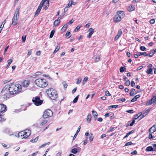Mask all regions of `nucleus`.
Returning a JSON list of instances; mask_svg holds the SVG:
<instances>
[{
	"mask_svg": "<svg viewBox=\"0 0 156 156\" xmlns=\"http://www.w3.org/2000/svg\"><path fill=\"white\" fill-rule=\"evenodd\" d=\"M9 86L8 90L9 93L13 95L19 93L22 90V86L19 84H10Z\"/></svg>",
	"mask_w": 156,
	"mask_h": 156,
	"instance_id": "f257e3e1",
	"label": "nucleus"
},
{
	"mask_svg": "<svg viewBox=\"0 0 156 156\" xmlns=\"http://www.w3.org/2000/svg\"><path fill=\"white\" fill-rule=\"evenodd\" d=\"M46 92L48 96L52 100H55L58 97L56 91L53 88L47 89Z\"/></svg>",
	"mask_w": 156,
	"mask_h": 156,
	"instance_id": "f03ea898",
	"label": "nucleus"
},
{
	"mask_svg": "<svg viewBox=\"0 0 156 156\" xmlns=\"http://www.w3.org/2000/svg\"><path fill=\"white\" fill-rule=\"evenodd\" d=\"M34 82L37 86L41 88L45 87L48 85V82L43 78L37 79L35 80Z\"/></svg>",
	"mask_w": 156,
	"mask_h": 156,
	"instance_id": "7ed1b4c3",
	"label": "nucleus"
},
{
	"mask_svg": "<svg viewBox=\"0 0 156 156\" xmlns=\"http://www.w3.org/2000/svg\"><path fill=\"white\" fill-rule=\"evenodd\" d=\"M30 130L29 129H26L24 131H21L18 133L19 137L22 139H26L30 134Z\"/></svg>",
	"mask_w": 156,
	"mask_h": 156,
	"instance_id": "20e7f679",
	"label": "nucleus"
},
{
	"mask_svg": "<svg viewBox=\"0 0 156 156\" xmlns=\"http://www.w3.org/2000/svg\"><path fill=\"white\" fill-rule=\"evenodd\" d=\"M20 11V8H17L16 10L15 13L14 14V16L12 19V25L15 26L16 25L17 23V20L19 17V12Z\"/></svg>",
	"mask_w": 156,
	"mask_h": 156,
	"instance_id": "39448f33",
	"label": "nucleus"
},
{
	"mask_svg": "<svg viewBox=\"0 0 156 156\" xmlns=\"http://www.w3.org/2000/svg\"><path fill=\"white\" fill-rule=\"evenodd\" d=\"M7 85H6L5 87L3 88L1 92V93L2 94V98L4 100L7 99L10 96V94L8 92L7 87H6Z\"/></svg>",
	"mask_w": 156,
	"mask_h": 156,
	"instance_id": "423d86ee",
	"label": "nucleus"
},
{
	"mask_svg": "<svg viewBox=\"0 0 156 156\" xmlns=\"http://www.w3.org/2000/svg\"><path fill=\"white\" fill-rule=\"evenodd\" d=\"M32 101L34 105L36 106H39L41 105L43 102V101L41 100L40 98L38 97L33 98Z\"/></svg>",
	"mask_w": 156,
	"mask_h": 156,
	"instance_id": "0eeeda50",
	"label": "nucleus"
},
{
	"mask_svg": "<svg viewBox=\"0 0 156 156\" xmlns=\"http://www.w3.org/2000/svg\"><path fill=\"white\" fill-rule=\"evenodd\" d=\"M45 1L44 0H42L41 2L39 5L36 11L35 15H34V17H36L39 14L40 11L41 9V8L43 6L44 3V2Z\"/></svg>",
	"mask_w": 156,
	"mask_h": 156,
	"instance_id": "6e6552de",
	"label": "nucleus"
},
{
	"mask_svg": "<svg viewBox=\"0 0 156 156\" xmlns=\"http://www.w3.org/2000/svg\"><path fill=\"white\" fill-rule=\"evenodd\" d=\"M53 114V112L51 110L47 109L44 112L43 117L44 118H46L51 116Z\"/></svg>",
	"mask_w": 156,
	"mask_h": 156,
	"instance_id": "1a4fd4ad",
	"label": "nucleus"
},
{
	"mask_svg": "<svg viewBox=\"0 0 156 156\" xmlns=\"http://www.w3.org/2000/svg\"><path fill=\"white\" fill-rule=\"evenodd\" d=\"M155 103H156V94L151 99L147 101L146 104V105L149 106Z\"/></svg>",
	"mask_w": 156,
	"mask_h": 156,
	"instance_id": "9d476101",
	"label": "nucleus"
},
{
	"mask_svg": "<svg viewBox=\"0 0 156 156\" xmlns=\"http://www.w3.org/2000/svg\"><path fill=\"white\" fill-rule=\"evenodd\" d=\"M149 111L147 110L143 114H137V120L139 121L140 120L143 118L145 117L148 113Z\"/></svg>",
	"mask_w": 156,
	"mask_h": 156,
	"instance_id": "9b49d317",
	"label": "nucleus"
},
{
	"mask_svg": "<svg viewBox=\"0 0 156 156\" xmlns=\"http://www.w3.org/2000/svg\"><path fill=\"white\" fill-rule=\"evenodd\" d=\"M6 108V106L2 104H0V112H5Z\"/></svg>",
	"mask_w": 156,
	"mask_h": 156,
	"instance_id": "f8f14e48",
	"label": "nucleus"
},
{
	"mask_svg": "<svg viewBox=\"0 0 156 156\" xmlns=\"http://www.w3.org/2000/svg\"><path fill=\"white\" fill-rule=\"evenodd\" d=\"M61 17H58V19L55 20L53 23L54 26L55 27L58 26L60 24V20Z\"/></svg>",
	"mask_w": 156,
	"mask_h": 156,
	"instance_id": "ddd939ff",
	"label": "nucleus"
},
{
	"mask_svg": "<svg viewBox=\"0 0 156 156\" xmlns=\"http://www.w3.org/2000/svg\"><path fill=\"white\" fill-rule=\"evenodd\" d=\"M30 84V81L29 80H25L23 81L22 83V86L24 87H27Z\"/></svg>",
	"mask_w": 156,
	"mask_h": 156,
	"instance_id": "4468645a",
	"label": "nucleus"
},
{
	"mask_svg": "<svg viewBox=\"0 0 156 156\" xmlns=\"http://www.w3.org/2000/svg\"><path fill=\"white\" fill-rule=\"evenodd\" d=\"M122 18L118 15L116 14L115 16L114 20L115 22L117 23L119 22L121 20Z\"/></svg>",
	"mask_w": 156,
	"mask_h": 156,
	"instance_id": "2eb2a0df",
	"label": "nucleus"
},
{
	"mask_svg": "<svg viewBox=\"0 0 156 156\" xmlns=\"http://www.w3.org/2000/svg\"><path fill=\"white\" fill-rule=\"evenodd\" d=\"M156 130V126L155 125L151 127L149 130V132L153 133Z\"/></svg>",
	"mask_w": 156,
	"mask_h": 156,
	"instance_id": "dca6fc26",
	"label": "nucleus"
},
{
	"mask_svg": "<svg viewBox=\"0 0 156 156\" xmlns=\"http://www.w3.org/2000/svg\"><path fill=\"white\" fill-rule=\"evenodd\" d=\"M116 14L118 15L122 19L125 16L124 12L122 11H118L117 12Z\"/></svg>",
	"mask_w": 156,
	"mask_h": 156,
	"instance_id": "f3484780",
	"label": "nucleus"
},
{
	"mask_svg": "<svg viewBox=\"0 0 156 156\" xmlns=\"http://www.w3.org/2000/svg\"><path fill=\"white\" fill-rule=\"evenodd\" d=\"M152 66V65L150 64L149 66H147L148 69L146 71L147 73L148 74H152V68H150V67H151Z\"/></svg>",
	"mask_w": 156,
	"mask_h": 156,
	"instance_id": "a211bd4d",
	"label": "nucleus"
},
{
	"mask_svg": "<svg viewBox=\"0 0 156 156\" xmlns=\"http://www.w3.org/2000/svg\"><path fill=\"white\" fill-rule=\"evenodd\" d=\"M88 32H89L88 37L89 38H90L94 32V30L92 28H90L88 29Z\"/></svg>",
	"mask_w": 156,
	"mask_h": 156,
	"instance_id": "6ab92c4d",
	"label": "nucleus"
},
{
	"mask_svg": "<svg viewBox=\"0 0 156 156\" xmlns=\"http://www.w3.org/2000/svg\"><path fill=\"white\" fill-rule=\"evenodd\" d=\"M44 4V9L45 10H46L48 8L49 6V0H47L45 1Z\"/></svg>",
	"mask_w": 156,
	"mask_h": 156,
	"instance_id": "aec40b11",
	"label": "nucleus"
},
{
	"mask_svg": "<svg viewBox=\"0 0 156 156\" xmlns=\"http://www.w3.org/2000/svg\"><path fill=\"white\" fill-rule=\"evenodd\" d=\"M91 120V116L90 114L89 113L87 117V121L88 123H90Z\"/></svg>",
	"mask_w": 156,
	"mask_h": 156,
	"instance_id": "412c9836",
	"label": "nucleus"
},
{
	"mask_svg": "<svg viewBox=\"0 0 156 156\" xmlns=\"http://www.w3.org/2000/svg\"><path fill=\"white\" fill-rule=\"evenodd\" d=\"M146 151H155V150H154L151 146H149L147 147Z\"/></svg>",
	"mask_w": 156,
	"mask_h": 156,
	"instance_id": "4be33fe9",
	"label": "nucleus"
},
{
	"mask_svg": "<svg viewBox=\"0 0 156 156\" xmlns=\"http://www.w3.org/2000/svg\"><path fill=\"white\" fill-rule=\"evenodd\" d=\"M101 55L100 54L98 55L95 57L94 59L95 62H97L99 61L101 58Z\"/></svg>",
	"mask_w": 156,
	"mask_h": 156,
	"instance_id": "5701e85b",
	"label": "nucleus"
},
{
	"mask_svg": "<svg viewBox=\"0 0 156 156\" xmlns=\"http://www.w3.org/2000/svg\"><path fill=\"white\" fill-rule=\"evenodd\" d=\"M92 112L93 117L95 120H96L97 119L98 115L97 113L96 112L94 111H92Z\"/></svg>",
	"mask_w": 156,
	"mask_h": 156,
	"instance_id": "b1692460",
	"label": "nucleus"
},
{
	"mask_svg": "<svg viewBox=\"0 0 156 156\" xmlns=\"http://www.w3.org/2000/svg\"><path fill=\"white\" fill-rule=\"evenodd\" d=\"M135 7L133 5H130L127 8V9L129 11H132L135 9Z\"/></svg>",
	"mask_w": 156,
	"mask_h": 156,
	"instance_id": "393cba45",
	"label": "nucleus"
},
{
	"mask_svg": "<svg viewBox=\"0 0 156 156\" xmlns=\"http://www.w3.org/2000/svg\"><path fill=\"white\" fill-rule=\"evenodd\" d=\"M143 55L145 56H148V54H147L146 52H138L137 54V58L138 57V56H140L141 55Z\"/></svg>",
	"mask_w": 156,
	"mask_h": 156,
	"instance_id": "a878e982",
	"label": "nucleus"
},
{
	"mask_svg": "<svg viewBox=\"0 0 156 156\" xmlns=\"http://www.w3.org/2000/svg\"><path fill=\"white\" fill-rule=\"evenodd\" d=\"M80 128H81V127L80 126H79V128H78V129H77V130L76 131V133L74 135V136H73V140H74L75 139L76 137V136H77V135L78 134V133L80 131Z\"/></svg>",
	"mask_w": 156,
	"mask_h": 156,
	"instance_id": "bb28decb",
	"label": "nucleus"
},
{
	"mask_svg": "<svg viewBox=\"0 0 156 156\" xmlns=\"http://www.w3.org/2000/svg\"><path fill=\"white\" fill-rule=\"evenodd\" d=\"M67 26L68 25L67 24H65L62 28L61 30L63 32H64L66 30L67 27Z\"/></svg>",
	"mask_w": 156,
	"mask_h": 156,
	"instance_id": "cd10ccee",
	"label": "nucleus"
},
{
	"mask_svg": "<svg viewBox=\"0 0 156 156\" xmlns=\"http://www.w3.org/2000/svg\"><path fill=\"white\" fill-rule=\"evenodd\" d=\"M89 138L90 142H91L93 141L94 136L92 133H91L89 135Z\"/></svg>",
	"mask_w": 156,
	"mask_h": 156,
	"instance_id": "c85d7f7f",
	"label": "nucleus"
},
{
	"mask_svg": "<svg viewBox=\"0 0 156 156\" xmlns=\"http://www.w3.org/2000/svg\"><path fill=\"white\" fill-rule=\"evenodd\" d=\"M88 79V78L87 76L85 77L83 79V82L82 83L83 85H84L87 81Z\"/></svg>",
	"mask_w": 156,
	"mask_h": 156,
	"instance_id": "c756f323",
	"label": "nucleus"
},
{
	"mask_svg": "<svg viewBox=\"0 0 156 156\" xmlns=\"http://www.w3.org/2000/svg\"><path fill=\"white\" fill-rule=\"evenodd\" d=\"M134 132V131L133 130H132L131 131L129 132V133H127L126 135L124 137V138H125L126 137H127L129 135L131 134L132 133H133Z\"/></svg>",
	"mask_w": 156,
	"mask_h": 156,
	"instance_id": "7c9ffc66",
	"label": "nucleus"
},
{
	"mask_svg": "<svg viewBox=\"0 0 156 156\" xmlns=\"http://www.w3.org/2000/svg\"><path fill=\"white\" fill-rule=\"evenodd\" d=\"M60 46L59 45H57L56 48L55 49L54 51L53 52V53H55L57 51H58L60 48Z\"/></svg>",
	"mask_w": 156,
	"mask_h": 156,
	"instance_id": "2f4dec72",
	"label": "nucleus"
},
{
	"mask_svg": "<svg viewBox=\"0 0 156 156\" xmlns=\"http://www.w3.org/2000/svg\"><path fill=\"white\" fill-rule=\"evenodd\" d=\"M135 91V89H132L130 93V95L131 96H133L134 95V94Z\"/></svg>",
	"mask_w": 156,
	"mask_h": 156,
	"instance_id": "473e14b6",
	"label": "nucleus"
},
{
	"mask_svg": "<svg viewBox=\"0 0 156 156\" xmlns=\"http://www.w3.org/2000/svg\"><path fill=\"white\" fill-rule=\"evenodd\" d=\"M136 119V118H135L133 119V120L132 122L131 123H130V122L129 121L128 122V124H129V123H130V124H129L130 126H133V124L135 122V121L134 120V119Z\"/></svg>",
	"mask_w": 156,
	"mask_h": 156,
	"instance_id": "72a5a7b5",
	"label": "nucleus"
},
{
	"mask_svg": "<svg viewBox=\"0 0 156 156\" xmlns=\"http://www.w3.org/2000/svg\"><path fill=\"white\" fill-rule=\"evenodd\" d=\"M79 96V94L76 97V98H74L73 101V103H76L77 102Z\"/></svg>",
	"mask_w": 156,
	"mask_h": 156,
	"instance_id": "f704fd0d",
	"label": "nucleus"
},
{
	"mask_svg": "<svg viewBox=\"0 0 156 156\" xmlns=\"http://www.w3.org/2000/svg\"><path fill=\"white\" fill-rule=\"evenodd\" d=\"M38 136L37 137L35 138L34 139H32L30 140V141L32 143H34L36 142L38 140Z\"/></svg>",
	"mask_w": 156,
	"mask_h": 156,
	"instance_id": "c9c22d12",
	"label": "nucleus"
},
{
	"mask_svg": "<svg viewBox=\"0 0 156 156\" xmlns=\"http://www.w3.org/2000/svg\"><path fill=\"white\" fill-rule=\"evenodd\" d=\"M150 133L149 134V136L148 137L149 139H153L156 136H153L152 134V133H151V132H149Z\"/></svg>",
	"mask_w": 156,
	"mask_h": 156,
	"instance_id": "e433bc0d",
	"label": "nucleus"
},
{
	"mask_svg": "<svg viewBox=\"0 0 156 156\" xmlns=\"http://www.w3.org/2000/svg\"><path fill=\"white\" fill-rule=\"evenodd\" d=\"M12 59H9L8 60L7 62H8V64L6 66V67H8L10 65V64L12 63Z\"/></svg>",
	"mask_w": 156,
	"mask_h": 156,
	"instance_id": "4c0bfd02",
	"label": "nucleus"
},
{
	"mask_svg": "<svg viewBox=\"0 0 156 156\" xmlns=\"http://www.w3.org/2000/svg\"><path fill=\"white\" fill-rule=\"evenodd\" d=\"M77 152V149L76 148H74L72 150L71 152L74 154H76Z\"/></svg>",
	"mask_w": 156,
	"mask_h": 156,
	"instance_id": "58836bf2",
	"label": "nucleus"
},
{
	"mask_svg": "<svg viewBox=\"0 0 156 156\" xmlns=\"http://www.w3.org/2000/svg\"><path fill=\"white\" fill-rule=\"evenodd\" d=\"M54 33H55V30H52V31H51V32L50 33V35L49 37L50 38L52 37H53V35L54 34Z\"/></svg>",
	"mask_w": 156,
	"mask_h": 156,
	"instance_id": "ea45409f",
	"label": "nucleus"
},
{
	"mask_svg": "<svg viewBox=\"0 0 156 156\" xmlns=\"http://www.w3.org/2000/svg\"><path fill=\"white\" fill-rule=\"evenodd\" d=\"M81 25H78V26L75 29V31L76 32L81 27Z\"/></svg>",
	"mask_w": 156,
	"mask_h": 156,
	"instance_id": "a19ab883",
	"label": "nucleus"
},
{
	"mask_svg": "<svg viewBox=\"0 0 156 156\" xmlns=\"http://www.w3.org/2000/svg\"><path fill=\"white\" fill-rule=\"evenodd\" d=\"M122 34V31L121 30H120L117 33V34L116 35L117 36L119 37Z\"/></svg>",
	"mask_w": 156,
	"mask_h": 156,
	"instance_id": "79ce46f5",
	"label": "nucleus"
},
{
	"mask_svg": "<svg viewBox=\"0 0 156 156\" xmlns=\"http://www.w3.org/2000/svg\"><path fill=\"white\" fill-rule=\"evenodd\" d=\"M47 121L46 120H43L41 124V126H43L47 122Z\"/></svg>",
	"mask_w": 156,
	"mask_h": 156,
	"instance_id": "37998d69",
	"label": "nucleus"
},
{
	"mask_svg": "<svg viewBox=\"0 0 156 156\" xmlns=\"http://www.w3.org/2000/svg\"><path fill=\"white\" fill-rule=\"evenodd\" d=\"M140 49L142 51H146V48L144 46H141L140 48Z\"/></svg>",
	"mask_w": 156,
	"mask_h": 156,
	"instance_id": "c03bdc74",
	"label": "nucleus"
},
{
	"mask_svg": "<svg viewBox=\"0 0 156 156\" xmlns=\"http://www.w3.org/2000/svg\"><path fill=\"white\" fill-rule=\"evenodd\" d=\"M154 52L153 51H151V52L150 53L148 56L149 57H151L153 56L154 55Z\"/></svg>",
	"mask_w": 156,
	"mask_h": 156,
	"instance_id": "a18cd8bd",
	"label": "nucleus"
},
{
	"mask_svg": "<svg viewBox=\"0 0 156 156\" xmlns=\"http://www.w3.org/2000/svg\"><path fill=\"white\" fill-rule=\"evenodd\" d=\"M62 84L65 88H66L67 87V85L66 82H63Z\"/></svg>",
	"mask_w": 156,
	"mask_h": 156,
	"instance_id": "49530a36",
	"label": "nucleus"
},
{
	"mask_svg": "<svg viewBox=\"0 0 156 156\" xmlns=\"http://www.w3.org/2000/svg\"><path fill=\"white\" fill-rule=\"evenodd\" d=\"M105 94L106 96H110L111 95V94L109 93V91L108 90L106 91L105 92Z\"/></svg>",
	"mask_w": 156,
	"mask_h": 156,
	"instance_id": "de8ad7c7",
	"label": "nucleus"
},
{
	"mask_svg": "<svg viewBox=\"0 0 156 156\" xmlns=\"http://www.w3.org/2000/svg\"><path fill=\"white\" fill-rule=\"evenodd\" d=\"M125 85L126 86H129L130 85V81L129 80H127L126 82L125 83Z\"/></svg>",
	"mask_w": 156,
	"mask_h": 156,
	"instance_id": "09e8293b",
	"label": "nucleus"
},
{
	"mask_svg": "<svg viewBox=\"0 0 156 156\" xmlns=\"http://www.w3.org/2000/svg\"><path fill=\"white\" fill-rule=\"evenodd\" d=\"M124 69H125L123 67H121L120 68V71L121 73H123L124 71Z\"/></svg>",
	"mask_w": 156,
	"mask_h": 156,
	"instance_id": "8fccbe9b",
	"label": "nucleus"
},
{
	"mask_svg": "<svg viewBox=\"0 0 156 156\" xmlns=\"http://www.w3.org/2000/svg\"><path fill=\"white\" fill-rule=\"evenodd\" d=\"M136 101V95L131 100V102H133Z\"/></svg>",
	"mask_w": 156,
	"mask_h": 156,
	"instance_id": "3c124183",
	"label": "nucleus"
},
{
	"mask_svg": "<svg viewBox=\"0 0 156 156\" xmlns=\"http://www.w3.org/2000/svg\"><path fill=\"white\" fill-rule=\"evenodd\" d=\"M81 80H82V79L80 78H79L78 79L77 81L76 82V83L77 84H79V83H80V82L81 81Z\"/></svg>",
	"mask_w": 156,
	"mask_h": 156,
	"instance_id": "603ef678",
	"label": "nucleus"
},
{
	"mask_svg": "<svg viewBox=\"0 0 156 156\" xmlns=\"http://www.w3.org/2000/svg\"><path fill=\"white\" fill-rule=\"evenodd\" d=\"M132 144V142L130 141L126 143V144L125 145V146H127L130 145H131Z\"/></svg>",
	"mask_w": 156,
	"mask_h": 156,
	"instance_id": "864d4df0",
	"label": "nucleus"
},
{
	"mask_svg": "<svg viewBox=\"0 0 156 156\" xmlns=\"http://www.w3.org/2000/svg\"><path fill=\"white\" fill-rule=\"evenodd\" d=\"M49 143H50L49 142H48L47 143L45 144H43L41 146H40L39 147L41 148V147H44L46 145L49 144Z\"/></svg>",
	"mask_w": 156,
	"mask_h": 156,
	"instance_id": "5fc2aeb1",
	"label": "nucleus"
},
{
	"mask_svg": "<svg viewBox=\"0 0 156 156\" xmlns=\"http://www.w3.org/2000/svg\"><path fill=\"white\" fill-rule=\"evenodd\" d=\"M9 47V46L8 45L5 48V49L4 50V52L3 53L4 55H5V54L7 50H8V49Z\"/></svg>",
	"mask_w": 156,
	"mask_h": 156,
	"instance_id": "6e6d98bb",
	"label": "nucleus"
},
{
	"mask_svg": "<svg viewBox=\"0 0 156 156\" xmlns=\"http://www.w3.org/2000/svg\"><path fill=\"white\" fill-rule=\"evenodd\" d=\"M150 23L153 24L155 22V20L154 19H152L150 20Z\"/></svg>",
	"mask_w": 156,
	"mask_h": 156,
	"instance_id": "4d7b16f0",
	"label": "nucleus"
},
{
	"mask_svg": "<svg viewBox=\"0 0 156 156\" xmlns=\"http://www.w3.org/2000/svg\"><path fill=\"white\" fill-rule=\"evenodd\" d=\"M71 4L73 5H75L77 3L76 2H74V1L73 0H71L70 1Z\"/></svg>",
	"mask_w": 156,
	"mask_h": 156,
	"instance_id": "13d9d810",
	"label": "nucleus"
},
{
	"mask_svg": "<svg viewBox=\"0 0 156 156\" xmlns=\"http://www.w3.org/2000/svg\"><path fill=\"white\" fill-rule=\"evenodd\" d=\"M74 21V20L72 19L68 23L69 25H70L72 24Z\"/></svg>",
	"mask_w": 156,
	"mask_h": 156,
	"instance_id": "bf43d9fd",
	"label": "nucleus"
},
{
	"mask_svg": "<svg viewBox=\"0 0 156 156\" xmlns=\"http://www.w3.org/2000/svg\"><path fill=\"white\" fill-rule=\"evenodd\" d=\"M114 129V127H111L108 130V132H111L112 130H113Z\"/></svg>",
	"mask_w": 156,
	"mask_h": 156,
	"instance_id": "052dcab7",
	"label": "nucleus"
},
{
	"mask_svg": "<svg viewBox=\"0 0 156 156\" xmlns=\"http://www.w3.org/2000/svg\"><path fill=\"white\" fill-rule=\"evenodd\" d=\"M131 85L132 87H134L135 86V83L134 81H132L131 82Z\"/></svg>",
	"mask_w": 156,
	"mask_h": 156,
	"instance_id": "680f3d73",
	"label": "nucleus"
},
{
	"mask_svg": "<svg viewBox=\"0 0 156 156\" xmlns=\"http://www.w3.org/2000/svg\"><path fill=\"white\" fill-rule=\"evenodd\" d=\"M126 112L129 113H133L134 112L133 110H129L126 111Z\"/></svg>",
	"mask_w": 156,
	"mask_h": 156,
	"instance_id": "e2e57ef3",
	"label": "nucleus"
},
{
	"mask_svg": "<svg viewBox=\"0 0 156 156\" xmlns=\"http://www.w3.org/2000/svg\"><path fill=\"white\" fill-rule=\"evenodd\" d=\"M36 54L37 56L40 55L41 54V51H37L36 53Z\"/></svg>",
	"mask_w": 156,
	"mask_h": 156,
	"instance_id": "0e129e2a",
	"label": "nucleus"
},
{
	"mask_svg": "<svg viewBox=\"0 0 156 156\" xmlns=\"http://www.w3.org/2000/svg\"><path fill=\"white\" fill-rule=\"evenodd\" d=\"M77 89V88L76 87L75 88H74L72 91V94H74L76 91Z\"/></svg>",
	"mask_w": 156,
	"mask_h": 156,
	"instance_id": "69168bd1",
	"label": "nucleus"
},
{
	"mask_svg": "<svg viewBox=\"0 0 156 156\" xmlns=\"http://www.w3.org/2000/svg\"><path fill=\"white\" fill-rule=\"evenodd\" d=\"M152 146L153 147V149L156 151V144H153Z\"/></svg>",
	"mask_w": 156,
	"mask_h": 156,
	"instance_id": "338daca9",
	"label": "nucleus"
},
{
	"mask_svg": "<svg viewBox=\"0 0 156 156\" xmlns=\"http://www.w3.org/2000/svg\"><path fill=\"white\" fill-rule=\"evenodd\" d=\"M70 31H67L66 34V37L69 36L70 34Z\"/></svg>",
	"mask_w": 156,
	"mask_h": 156,
	"instance_id": "774afa93",
	"label": "nucleus"
}]
</instances>
